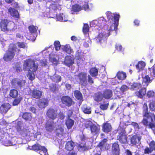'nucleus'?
<instances>
[{
    "label": "nucleus",
    "instance_id": "58",
    "mask_svg": "<svg viewBox=\"0 0 155 155\" xmlns=\"http://www.w3.org/2000/svg\"><path fill=\"white\" fill-rule=\"evenodd\" d=\"M128 87L125 85H123L120 88V90L123 93L124 92L127 91L129 89Z\"/></svg>",
    "mask_w": 155,
    "mask_h": 155
},
{
    "label": "nucleus",
    "instance_id": "59",
    "mask_svg": "<svg viewBox=\"0 0 155 155\" xmlns=\"http://www.w3.org/2000/svg\"><path fill=\"white\" fill-rule=\"evenodd\" d=\"M144 62L141 61L139 62L136 65V68L140 70L142 68V66H144Z\"/></svg>",
    "mask_w": 155,
    "mask_h": 155
},
{
    "label": "nucleus",
    "instance_id": "40",
    "mask_svg": "<svg viewBox=\"0 0 155 155\" xmlns=\"http://www.w3.org/2000/svg\"><path fill=\"white\" fill-rule=\"evenodd\" d=\"M82 9L81 6L77 4H75L73 5L71 7V11L75 12H77L80 11Z\"/></svg>",
    "mask_w": 155,
    "mask_h": 155
},
{
    "label": "nucleus",
    "instance_id": "38",
    "mask_svg": "<svg viewBox=\"0 0 155 155\" xmlns=\"http://www.w3.org/2000/svg\"><path fill=\"white\" fill-rule=\"evenodd\" d=\"M82 111L85 114H89L91 113V107L84 105L81 108Z\"/></svg>",
    "mask_w": 155,
    "mask_h": 155
},
{
    "label": "nucleus",
    "instance_id": "9",
    "mask_svg": "<svg viewBox=\"0 0 155 155\" xmlns=\"http://www.w3.org/2000/svg\"><path fill=\"white\" fill-rule=\"evenodd\" d=\"M61 101L63 104L68 107H70L75 104L72 98L68 96H63L61 98Z\"/></svg>",
    "mask_w": 155,
    "mask_h": 155
},
{
    "label": "nucleus",
    "instance_id": "6",
    "mask_svg": "<svg viewBox=\"0 0 155 155\" xmlns=\"http://www.w3.org/2000/svg\"><path fill=\"white\" fill-rule=\"evenodd\" d=\"M128 134L124 129L120 128L117 136V139L121 144H126L127 143Z\"/></svg>",
    "mask_w": 155,
    "mask_h": 155
},
{
    "label": "nucleus",
    "instance_id": "61",
    "mask_svg": "<svg viewBox=\"0 0 155 155\" xmlns=\"http://www.w3.org/2000/svg\"><path fill=\"white\" fill-rule=\"evenodd\" d=\"M154 92L152 91H148L147 92V95L149 98L153 97L154 95Z\"/></svg>",
    "mask_w": 155,
    "mask_h": 155
},
{
    "label": "nucleus",
    "instance_id": "41",
    "mask_svg": "<svg viewBox=\"0 0 155 155\" xmlns=\"http://www.w3.org/2000/svg\"><path fill=\"white\" fill-rule=\"evenodd\" d=\"M29 32L31 34L35 33L37 32L38 27L33 25H31L28 27Z\"/></svg>",
    "mask_w": 155,
    "mask_h": 155
},
{
    "label": "nucleus",
    "instance_id": "45",
    "mask_svg": "<svg viewBox=\"0 0 155 155\" xmlns=\"http://www.w3.org/2000/svg\"><path fill=\"white\" fill-rule=\"evenodd\" d=\"M102 94L98 93L95 94L94 97V100L97 102H100L102 100Z\"/></svg>",
    "mask_w": 155,
    "mask_h": 155
},
{
    "label": "nucleus",
    "instance_id": "25",
    "mask_svg": "<svg viewBox=\"0 0 155 155\" xmlns=\"http://www.w3.org/2000/svg\"><path fill=\"white\" fill-rule=\"evenodd\" d=\"M30 131L28 129L23 128L19 132L20 135L24 137L29 136L30 134Z\"/></svg>",
    "mask_w": 155,
    "mask_h": 155
},
{
    "label": "nucleus",
    "instance_id": "28",
    "mask_svg": "<svg viewBox=\"0 0 155 155\" xmlns=\"http://www.w3.org/2000/svg\"><path fill=\"white\" fill-rule=\"evenodd\" d=\"M74 121L70 118H67L65 122L67 128L70 129L72 128L74 124Z\"/></svg>",
    "mask_w": 155,
    "mask_h": 155
},
{
    "label": "nucleus",
    "instance_id": "2",
    "mask_svg": "<svg viewBox=\"0 0 155 155\" xmlns=\"http://www.w3.org/2000/svg\"><path fill=\"white\" fill-rule=\"evenodd\" d=\"M38 68V66L35 65L34 60L28 59L24 61L23 64V69L24 71H27L28 69L27 76L31 81H33L35 79V75L34 72L36 71Z\"/></svg>",
    "mask_w": 155,
    "mask_h": 155
},
{
    "label": "nucleus",
    "instance_id": "21",
    "mask_svg": "<svg viewBox=\"0 0 155 155\" xmlns=\"http://www.w3.org/2000/svg\"><path fill=\"white\" fill-rule=\"evenodd\" d=\"M146 86H142V88H141L139 91L135 92V94L138 97L141 98H143V96L146 94Z\"/></svg>",
    "mask_w": 155,
    "mask_h": 155
},
{
    "label": "nucleus",
    "instance_id": "43",
    "mask_svg": "<svg viewBox=\"0 0 155 155\" xmlns=\"http://www.w3.org/2000/svg\"><path fill=\"white\" fill-rule=\"evenodd\" d=\"M98 23L99 24V25L101 26H104L107 22L106 19L103 17H101L98 21Z\"/></svg>",
    "mask_w": 155,
    "mask_h": 155
},
{
    "label": "nucleus",
    "instance_id": "33",
    "mask_svg": "<svg viewBox=\"0 0 155 155\" xmlns=\"http://www.w3.org/2000/svg\"><path fill=\"white\" fill-rule=\"evenodd\" d=\"M64 130L63 127H60L55 129L54 132L56 136H59L60 135L62 136Z\"/></svg>",
    "mask_w": 155,
    "mask_h": 155
},
{
    "label": "nucleus",
    "instance_id": "49",
    "mask_svg": "<svg viewBox=\"0 0 155 155\" xmlns=\"http://www.w3.org/2000/svg\"><path fill=\"white\" fill-rule=\"evenodd\" d=\"M149 106L150 110L151 111H155V101H152L150 102Z\"/></svg>",
    "mask_w": 155,
    "mask_h": 155
},
{
    "label": "nucleus",
    "instance_id": "36",
    "mask_svg": "<svg viewBox=\"0 0 155 155\" xmlns=\"http://www.w3.org/2000/svg\"><path fill=\"white\" fill-rule=\"evenodd\" d=\"M89 73L91 76L96 77L98 75V70L96 68H92L89 70Z\"/></svg>",
    "mask_w": 155,
    "mask_h": 155
},
{
    "label": "nucleus",
    "instance_id": "42",
    "mask_svg": "<svg viewBox=\"0 0 155 155\" xmlns=\"http://www.w3.org/2000/svg\"><path fill=\"white\" fill-rule=\"evenodd\" d=\"M51 80L53 82H59L61 81V77L59 75H56L50 77Z\"/></svg>",
    "mask_w": 155,
    "mask_h": 155
},
{
    "label": "nucleus",
    "instance_id": "23",
    "mask_svg": "<svg viewBox=\"0 0 155 155\" xmlns=\"http://www.w3.org/2000/svg\"><path fill=\"white\" fill-rule=\"evenodd\" d=\"M11 108L10 105L8 103L2 104L0 107V110L2 113H6Z\"/></svg>",
    "mask_w": 155,
    "mask_h": 155
},
{
    "label": "nucleus",
    "instance_id": "44",
    "mask_svg": "<svg viewBox=\"0 0 155 155\" xmlns=\"http://www.w3.org/2000/svg\"><path fill=\"white\" fill-rule=\"evenodd\" d=\"M54 46L55 50L56 51H59L60 49L61 45L60 42L58 41H56L54 42Z\"/></svg>",
    "mask_w": 155,
    "mask_h": 155
},
{
    "label": "nucleus",
    "instance_id": "8",
    "mask_svg": "<svg viewBox=\"0 0 155 155\" xmlns=\"http://www.w3.org/2000/svg\"><path fill=\"white\" fill-rule=\"evenodd\" d=\"M78 79L79 84L85 86L87 84V74L85 72H81L77 75Z\"/></svg>",
    "mask_w": 155,
    "mask_h": 155
},
{
    "label": "nucleus",
    "instance_id": "29",
    "mask_svg": "<svg viewBox=\"0 0 155 155\" xmlns=\"http://www.w3.org/2000/svg\"><path fill=\"white\" fill-rule=\"evenodd\" d=\"M18 95V92L15 89H12L10 90L9 93L10 96L13 98H16Z\"/></svg>",
    "mask_w": 155,
    "mask_h": 155
},
{
    "label": "nucleus",
    "instance_id": "11",
    "mask_svg": "<svg viewBox=\"0 0 155 155\" xmlns=\"http://www.w3.org/2000/svg\"><path fill=\"white\" fill-rule=\"evenodd\" d=\"M55 124L54 121L48 120L45 124V128L47 131L51 132L55 128Z\"/></svg>",
    "mask_w": 155,
    "mask_h": 155
},
{
    "label": "nucleus",
    "instance_id": "30",
    "mask_svg": "<svg viewBox=\"0 0 155 155\" xmlns=\"http://www.w3.org/2000/svg\"><path fill=\"white\" fill-rule=\"evenodd\" d=\"M62 50L63 51H65L69 54H71L73 52V50L71 49L69 45H66L63 46Z\"/></svg>",
    "mask_w": 155,
    "mask_h": 155
},
{
    "label": "nucleus",
    "instance_id": "19",
    "mask_svg": "<svg viewBox=\"0 0 155 155\" xmlns=\"http://www.w3.org/2000/svg\"><path fill=\"white\" fill-rule=\"evenodd\" d=\"M48 103L49 101L48 99L42 98L39 100L38 105L39 108L42 109L48 106Z\"/></svg>",
    "mask_w": 155,
    "mask_h": 155
},
{
    "label": "nucleus",
    "instance_id": "22",
    "mask_svg": "<svg viewBox=\"0 0 155 155\" xmlns=\"http://www.w3.org/2000/svg\"><path fill=\"white\" fill-rule=\"evenodd\" d=\"M141 138L137 135L132 136L130 139V143L133 145H136L140 141Z\"/></svg>",
    "mask_w": 155,
    "mask_h": 155
},
{
    "label": "nucleus",
    "instance_id": "37",
    "mask_svg": "<svg viewBox=\"0 0 155 155\" xmlns=\"http://www.w3.org/2000/svg\"><path fill=\"white\" fill-rule=\"evenodd\" d=\"M105 36L103 33H99L95 38V41L97 43H101L104 40Z\"/></svg>",
    "mask_w": 155,
    "mask_h": 155
},
{
    "label": "nucleus",
    "instance_id": "60",
    "mask_svg": "<svg viewBox=\"0 0 155 155\" xmlns=\"http://www.w3.org/2000/svg\"><path fill=\"white\" fill-rule=\"evenodd\" d=\"M116 49L118 51H121L122 50V46L118 44H116L115 45Z\"/></svg>",
    "mask_w": 155,
    "mask_h": 155
},
{
    "label": "nucleus",
    "instance_id": "24",
    "mask_svg": "<svg viewBox=\"0 0 155 155\" xmlns=\"http://www.w3.org/2000/svg\"><path fill=\"white\" fill-rule=\"evenodd\" d=\"M74 147V143L72 140L68 141L66 143L65 148L68 151H71L72 150Z\"/></svg>",
    "mask_w": 155,
    "mask_h": 155
},
{
    "label": "nucleus",
    "instance_id": "54",
    "mask_svg": "<svg viewBox=\"0 0 155 155\" xmlns=\"http://www.w3.org/2000/svg\"><path fill=\"white\" fill-rule=\"evenodd\" d=\"M89 27L87 24H86L84 25L83 28V31L84 33L86 34L89 31Z\"/></svg>",
    "mask_w": 155,
    "mask_h": 155
},
{
    "label": "nucleus",
    "instance_id": "12",
    "mask_svg": "<svg viewBox=\"0 0 155 155\" xmlns=\"http://www.w3.org/2000/svg\"><path fill=\"white\" fill-rule=\"evenodd\" d=\"M111 153L113 155H120V149L117 142L112 144L111 147Z\"/></svg>",
    "mask_w": 155,
    "mask_h": 155
},
{
    "label": "nucleus",
    "instance_id": "14",
    "mask_svg": "<svg viewBox=\"0 0 155 155\" xmlns=\"http://www.w3.org/2000/svg\"><path fill=\"white\" fill-rule=\"evenodd\" d=\"M102 130L104 133L108 134L111 131L112 128L111 124L107 121L103 124Z\"/></svg>",
    "mask_w": 155,
    "mask_h": 155
},
{
    "label": "nucleus",
    "instance_id": "10",
    "mask_svg": "<svg viewBox=\"0 0 155 155\" xmlns=\"http://www.w3.org/2000/svg\"><path fill=\"white\" fill-rule=\"evenodd\" d=\"M46 114L49 119L52 120H55L57 117L56 111L52 108L50 107L47 110Z\"/></svg>",
    "mask_w": 155,
    "mask_h": 155
},
{
    "label": "nucleus",
    "instance_id": "52",
    "mask_svg": "<svg viewBox=\"0 0 155 155\" xmlns=\"http://www.w3.org/2000/svg\"><path fill=\"white\" fill-rule=\"evenodd\" d=\"M39 150H40L39 153H41L47 154V150L44 146H41Z\"/></svg>",
    "mask_w": 155,
    "mask_h": 155
},
{
    "label": "nucleus",
    "instance_id": "3",
    "mask_svg": "<svg viewBox=\"0 0 155 155\" xmlns=\"http://www.w3.org/2000/svg\"><path fill=\"white\" fill-rule=\"evenodd\" d=\"M14 23L7 19H1L0 27L2 31H12L14 29Z\"/></svg>",
    "mask_w": 155,
    "mask_h": 155
},
{
    "label": "nucleus",
    "instance_id": "47",
    "mask_svg": "<svg viewBox=\"0 0 155 155\" xmlns=\"http://www.w3.org/2000/svg\"><path fill=\"white\" fill-rule=\"evenodd\" d=\"M41 146L39 144L37 143L30 146L31 148H30L31 150L37 151L39 150Z\"/></svg>",
    "mask_w": 155,
    "mask_h": 155
},
{
    "label": "nucleus",
    "instance_id": "63",
    "mask_svg": "<svg viewBox=\"0 0 155 155\" xmlns=\"http://www.w3.org/2000/svg\"><path fill=\"white\" fill-rule=\"evenodd\" d=\"M73 114V111L72 110H69L67 115V118H70Z\"/></svg>",
    "mask_w": 155,
    "mask_h": 155
},
{
    "label": "nucleus",
    "instance_id": "13",
    "mask_svg": "<svg viewBox=\"0 0 155 155\" xmlns=\"http://www.w3.org/2000/svg\"><path fill=\"white\" fill-rule=\"evenodd\" d=\"M30 95L33 98L38 99L42 96V92L38 90L33 89L31 91Z\"/></svg>",
    "mask_w": 155,
    "mask_h": 155
},
{
    "label": "nucleus",
    "instance_id": "5",
    "mask_svg": "<svg viewBox=\"0 0 155 155\" xmlns=\"http://www.w3.org/2000/svg\"><path fill=\"white\" fill-rule=\"evenodd\" d=\"M106 15L109 23L118 25L120 17L119 14H112L111 12L108 11L106 13Z\"/></svg>",
    "mask_w": 155,
    "mask_h": 155
},
{
    "label": "nucleus",
    "instance_id": "64",
    "mask_svg": "<svg viewBox=\"0 0 155 155\" xmlns=\"http://www.w3.org/2000/svg\"><path fill=\"white\" fill-rule=\"evenodd\" d=\"M5 144L6 146H8L12 145L11 142L9 140H8L5 142Z\"/></svg>",
    "mask_w": 155,
    "mask_h": 155
},
{
    "label": "nucleus",
    "instance_id": "57",
    "mask_svg": "<svg viewBox=\"0 0 155 155\" xmlns=\"http://www.w3.org/2000/svg\"><path fill=\"white\" fill-rule=\"evenodd\" d=\"M149 147H150L152 150L155 151V141L152 140L148 143Z\"/></svg>",
    "mask_w": 155,
    "mask_h": 155
},
{
    "label": "nucleus",
    "instance_id": "32",
    "mask_svg": "<svg viewBox=\"0 0 155 155\" xmlns=\"http://www.w3.org/2000/svg\"><path fill=\"white\" fill-rule=\"evenodd\" d=\"M84 52L81 49H79L76 51L75 56L77 59L80 60L84 57Z\"/></svg>",
    "mask_w": 155,
    "mask_h": 155
},
{
    "label": "nucleus",
    "instance_id": "1",
    "mask_svg": "<svg viewBox=\"0 0 155 155\" xmlns=\"http://www.w3.org/2000/svg\"><path fill=\"white\" fill-rule=\"evenodd\" d=\"M142 108L143 116L145 118L143 119L141 123L145 126L152 129L155 127V115L149 111L147 103L143 104Z\"/></svg>",
    "mask_w": 155,
    "mask_h": 155
},
{
    "label": "nucleus",
    "instance_id": "55",
    "mask_svg": "<svg viewBox=\"0 0 155 155\" xmlns=\"http://www.w3.org/2000/svg\"><path fill=\"white\" fill-rule=\"evenodd\" d=\"M17 44L18 47L20 48H27V46L26 44L23 42H17Z\"/></svg>",
    "mask_w": 155,
    "mask_h": 155
},
{
    "label": "nucleus",
    "instance_id": "50",
    "mask_svg": "<svg viewBox=\"0 0 155 155\" xmlns=\"http://www.w3.org/2000/svg\"><path fill=\"white\" fill-rule=\"evenodd\" d=\"M22 99V98L20 97L17 99L16 98L12 102L13 105L15 106L18 105Z\"/></svg>",
    "mask_w": 155,
    "mask_h": 155
},
{
    "label": "nucleus",
    "instance_id": "18",
    "mask_svg": "<svg viewBox=\"0 0 155 155\" xmlns=\"http://www.w3.org/2000/svg\"><path fill=\"white\" fill-rule=\"evenodd\" d=\"M102 95L103 97L105 99H110L112 97L113 91L109 89H105L103 91Z\"/></svg>",
    "mask_w": 155,
    "mask_h": 155
},
{
    "label": "nucleus",
    "instance_id": "17",
    "mask_svg": "<svg viewBox=\"0 0 155 155\" xmlns=\"http://www.w3.org/2000/svg\"><path fill=\"white\" fill-rule=\"evenodd\" d=\"M108 140L107 138H104L100 142L97 146L101 150H105L107 149L108 144L107 143Z\"/></svg>",
    "mask_w": 155,
    "mask_h": 155
},
{
    "label": "nucleus",
    "instance_id": "4",
    "mask_svg": "<svg viewBox=\"0 0 155 155\" xmlns=\"http://www.w3.org/2000/svg\"><path fill=\"white\" fill-rule=\"evenodd\" d=\"M17 49L16 46L14 45L10 46L4 54L3 59L6 62L11 61L14 58L15 55V51Z\"/></svg>",
    "mask_w": 155,
    "mask_h": 155
},
{
    "label": "nucleus",
    "instance_id": "62",
    "mask_svg": "<svg viewBox=\"0 0 155 155\" xmlns=\"http://www.w3.org/2000/svg\"><path fill=\"white\" fill-rule=\"evenodd\" d=\"M131 125L133 126L135 128L137 129H139V126L138 124L136 122H132L131 123Z\"/></svg>",
    "mask_w": 155,
    "mask_h": 155
},
{
    "label": "nucleus",
    "instance_id": "20",
    "mask_svg": "<svg viewBox=\"0 0 155 155\" xmlns=\"http://www.w3.org/2000/svg\"><path fill=\"white\" fill-rule=\"evenodd\" d=\"M64 62L65 65L69 67L74 64V59L71 56H67L65 58Z\"/></svg>",
    "mask_w": 155,
    "mask_h": 155
},
{
    "label": "nucleus",
    "instance_id": "39",
    "mask_svg": "<svg viewBox=\"0 0 155 155\" xmlns=\"http://www.w3.org/2000/svg\"><path fill=\"white\" fill-rule=\"evenodd\" d=\"M54 3L51 4L49 6V8L51 10H57L61 8L60 5L58 2H54Z\"/></svg>",
    "mask_w": 155,
    "mask_h": 155
},
{
    "label": "nucleus",
    "instance_id": "31",
    "mask_svg": "<svg viewBox=\"0 0 155 155\" xmlns=\"http://www.w3.org/2000/svg\"><path fill=\"white\" fill-rule=\"evenodd\" d=\"M22 117L24 120L26 121H30L32 119L31 113L28 112L23 113Z\"/></svg>",
    "mask_w": 155,
    "mask_h": 155
},
{
    "label": "nucleus",
    "instance_id": "51",
    "mask_svg": "<svg viewBox=\"0 0 155 155\" xmlns=\"http://www.w3.org/2000/svg\"><path fill=\"white\" fill-rule=\"evenodd\" d=\"M94 124L93 122L90 120H89L86 122L84 124V126L87 129L91 127V126L93 125Z\"/></svg>",
    "mask_w": 155,
    "mask_h": 155
},
{
    "label": "nucleus",
    "instance_id": "15",
    "mask_svg": "<svg viewBox=\"0 0 155 155\" xmlns=\"http://www.w3.org/2000/svg\"><path fill=\"white\" fill-rule=\"evenodd\" d=\"M8 12L11 16L18 20L20 18V14L18 11L15 8L10 7L8 9Z\"/></svg>",
    "mask_w": 155,
    "mask_h": 155
},
{
    "label": "nucleus",
    "instance_id": "53",
    "mask_svg": "<svg viewBox=\"0 0 155 155\" xmlns=\"http://www.w3.org/2000/svg\"><path fill=\"white\" fill-rule=\"evenodd\" d=\"M87 83L90 85H92L94 83V81L93 78L91 77V76L88 75L87 76Z\"/></svg>",
    "mask_w": 155,
    "mask_h": 155
},
{
    "label": "nucleus",
    "instance_id": "46",
    "mask_svg": "<svg viewBox=\"0 0 155 155\" xmlns=\"http://www.w3.org/2000/svg\"><path fill=\"white\" fill-rule=\"evenodd\" d=\"M109 105V103H101L100 105V108L101 110H105L107 109Z\"/></svg>",
    "mask_w": 155,
    "mask_h": 155
},
{
    "label": "nucleus",
    "instance_id": "34",
    "mask_svg": "<svg viewBox=\"0 0 155 155\" xmlns=\"http://www.w3.org/2000/svg\"><path fill=\"white\" fill-rule=\"evenodd\" d=\"M142 85L139 83H134L131 85L130 89L131 90H137L142 87Z\"/></svg>",
    "mask_w": 155,
    "mask_h": 155
},
{
    "label": "nucleus",
    "instance_id": "48",
    "mask_svg": "<svg viewBox=\"0 0 155 155\" xmlns=\"http://www.w3.org/2000/svg\"><path fill=\"white\" fill-rule=\"evenodd\" d=\"M64 15L63 14H59L57 16V19L58 21H67V19H65V18H64Z\"/></svg>",
    "mask_w": 155,
    "mask_h": 155
},
{
    "label": "nucleus",
    "instance_id": "56",
    "mask_svg": "<svg viewBox=\"0 0 155 155\" xmlns=\"http://www.w3.org/2000/svg\"><path fill=\"white\" fill-rule=\"evenodd\" d=\"M153 151L150 147H147L144 149V153L145 154H149L151 153Z\"/></svg>",
    "mask_w": 155,
    "mask_h": 155
},
{
    "label": "nucleus",
    "instance_id": "16",
    "mask_svg": "<svg viewBox=\"0 0 155 155\" xmlns=\"http://www.w3.org/2000/svg\"><path fill=\"white\" fill-rule=\"evenodd\" d=\"M90 130L91 133L93 135H98L99 134L100 130V126L94 124L90 129Z\"/></svg>",
    "mask_w": 155,
    "mask_h": 155
},
{
    "label": "nucleus",
    "instance_id": "27",
    "mask_svg": "<svg viewBox=\"0 0 155 155\" xmlns=\"http://www.w3.org/2000/svg\"><path fill=\"white\" fill-rule=\"evenodd\" d=\"M151 81L150 78L149 76L146 75L143 78L142 84L143 86L147 87Z\"/></svg>",
    "mask_w": 155,
    "mask_h": 155
},
{
    "label": "nucleus",
    "instance_id": "26",
    "mask_svg": "<svg viewBox=\"0 0 155 155\" xmlns=\"http://www.w3.org/2000/svg\"><path fill=\"white\" fill-rule=\"evenodd\" d=\"M74 95L77 100L80 101H83V95L80 91L78 90H75L74 91Z\"/></svg>",
    "mask_w": 155,
    "mask_h": 155
},
{
    "label": "nucleus",
    "instance_id": "35",
    "mask_svg": "<svg viewBox=\"0 0 155 155\" xmlns=\"http://www.w3.org/2000/svg\"><path fill=\"white\" fill-rule=\"evenodd\" d=\"M117 76L119 80H123L126 79L127 75L125 72L122 71L118 72L117 74Z\"/></svg>",
    "mask_w": 155,
    "mask_h": 155
},
{
    "label": "nucleus",
    "instance_id": "7",
    "mask_svg": "<svg viewBox=\"0 0 155 155\" xmlns=\"http://www.w3.org/2000/svg\"><path fill=\"white\" fill-rule=\"evenodd\" d=\"M11 83L12 86L15 88L17 89L19 88L21 89L22 87L25 86L26 81L25 80L15 78L12 80Z\"/></svg>",
    "mask_w": 155,
    "mask_h": 155
}]
</instances>
